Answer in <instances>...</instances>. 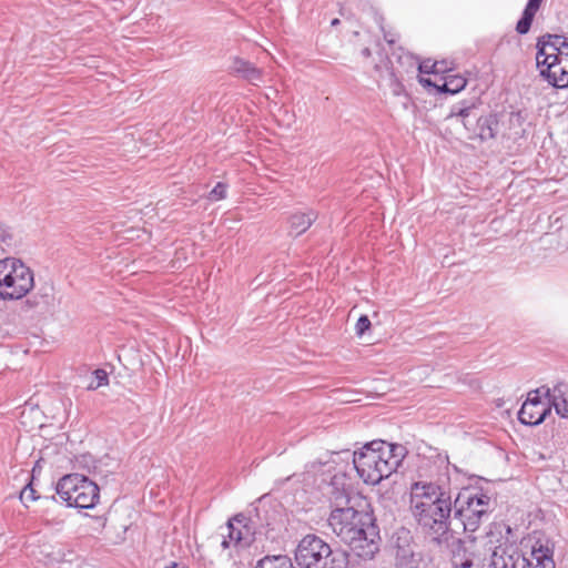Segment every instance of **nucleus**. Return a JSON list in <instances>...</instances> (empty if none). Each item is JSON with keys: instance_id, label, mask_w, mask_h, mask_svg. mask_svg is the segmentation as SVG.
<instances>
[{"instance_id": "obj_1", "label": "nucleus", "mask_w": 568, "mask_h": 568, "mask_svg": "<svg viewBox=\"0 0 568 568\" xmlns=\"http://www.w3.org/2000/svg\"><path fill=\"white\" fill-rule=\"evenodd\" d=\"M410 510L433 544L449 547L457 534L453 527L454 505L449 491L435 483L416 481L410 488Z\"/></svg>"}, {"instance_id": "obj_2", "label": "nucleus", "mask_w": 568, "mask_h": 568, "mask_svg": "<svg viewBox=\"0 0 568 568\" xmlns=\"http://www.w3.org/2000/svg\"><path fill=\"white\" fill-rule=\"evenodd\" d=\"M407 453L400 444L373 440L354 452L353 464L366 484L377 485L399 468Z\"/></svg>"}, {"instance_id": "obj_3", "label": "nucleus", "mask_w": 568, "mask_h": 568, "mask_svg": "<svg viewBox=\"0 0 568 568\" xmlns=\"http://www.w3.org/2000/svg\"><path fill=\"white\" fill-rule=\"evenodd\" d=\"M454 519L459 520L464 532H475L481 523L489 518L494 500L479 488L462 489L454 501Z\"/></svg>"}, {"instance_id": "obj_4", "label": "nucleus", "mask_w": 568, "mask_h": 568, "mask_svg": "<svg viewBox=\"0 0 568 568\" xmlns=\"http://www.w3.org/2000/svg\"><path fill=\"white\" fill-rule=\"evenodd\" d=\"M349 554L332 547L316 535H306L295 549L300 568H347Z\"/></svg>"}, {"instance_id": "obj_5", "label": "nucleus", "mask_w": 568, "mask_h": 568, "mask_svg": "<svg viewBox=\"0 0 568 568\" xmlns=\"http://www.w3.org/2000/svg\"><path fill=\"white\" fill-rule=\"evenodd\" d=\"M488 568H556L554 549L537 541L526 557L516 546L499 544L493 550Z\"/></svg>"}, {"instance_id": "obj_6", "label": "nucleus", "mask_w": 568, "mask_h": 568, "mask_svg": "<svg viewBox=\"0 0 568 568\" xmlns=\"http://www.w3.org/2000/svg\"><path fill=\"white\" fill-rule=\"evenodd\" d=\"M55 493L68 507L91 509L100 498L99 486L84 475H64L55 485Z\"/></svg>"}, {"instance_id": "obj_7", "label": "nucleus", "mask_w": 568, "mask_h": 568, "mask_svg": "<svg viewBox=\"0 0 568 568\" xmlns=\"http://www.w3.org/2000/svg\"><path fill=\"white\" fill-rule=\"evenodd\" d=\"M34 285L33 272L21 260L7 257L0 261V291L3 300H19Z\"/></svg>"}, {"instance_id": "obj_8", "label": "nucleus", "mask_w": 568, "mask_h": 568, "mask_svg": "<svg viewBox=\"0 0 568 568\" xmlns=\"http://www.w3.org/2000/svg\"><path fill=\"white\" fill-rule=\"evenodd\" d=\"M371 510H359L353 508L332 509L327 519L332 531L346 545L354 538V532L359 531V527L368 520Z\"/></svg>"}, {"instance_id": "obj_9", "label": "nucleus", "mask_w": 568, "mask_h": 568, "mask_svg": "<svg viewBox=\"0 0 568 568\" xmlns=\"http://www.w3.org/2000/svg\"><path fill=\"white\" fill-rule=\"evenodd\" d=\"M359 529L354 532V538L347 541L346 546L359 559L372 560L379 552L382 544L379 527L373 513Z\"/></svg>"}, {"instance_id": "obj_10", "label": "nucleus", "mask_w": 568, "mask_h": 568, "mask_svg": "<svg viewBox=\"0 0 568 568\" xmlns=\"http://www.w3.org/2000/svg\"><path fill=\"white\" fill-rule=\"evenodd\" d=\"M547 396H550V388L546 385L530 390L518 412L519 422L529 426L541 424L551 413V405L548 403Z\"/></svg>"}, {"instance_id": "obj_11", "label": "nucleus", "mask_w": 568, "mask_h": 568, "mask_svg": "<svg viewBox=\"0 0 568 568\" xmlns=\"http://www.w3.org/2000/svg\"><path fill=\"white\" fill-rule=\"evenodd\" d=\"M352 486L344 474H336L327 486V496L332 509L353 508L349 506L352 499Z\"/></svg>"}, {"instance_id": "obj_12", "label": "nucleus", "mask_w": 568, "mask_h": 568, "mask_svg": "<svg viewBox=\"0 0 568 568\" xmlns=\"http://www.w3.org/2000/svg\"><path fill=\"white\" fill-rule=\"evenodd\" d=\"M453 568H484L479 556L467 552L465 541L458 537L450 540Z\"/></svg>"}, {"instance_id": "obj_13", "label": "nucleus", "mask_w": 568, "mask_h": 568, "mask_svg": "<svg viewBox=\"0 0 568 568\" xmlns=\"http://www.w3.org/2000/svg\"><path fill=\"white\" fill-rule=\"evenodd\" d=\"M246 520H247V518L244 514H237L232 519H230L227 521L229 535H227V537H224V539L222 541L223 548H229L232 544L236 548H241V549H244L246 547V542H243V535H242L241 529H239L237 527L234 526V523H237L240 525L243 524V527L247 528Z\"/></svg>"}, {"instance_id": "obj_14", "label": "nucleus", "mask_w": 568, "mask_h": 568, "mask_svg": "<svg viewBox=\"0 0 568 568\" xmlns=\"http://www.w3.org/2000/svg\"><path fill=\"white\" fill-rule=\"evenodd\" d=\"M547 399L559 416L568 417V384L561 382L555 385Z\"/></svg>"}, {"instance_id": "obj_15", "label": "nucleus", "mask_w": 568, "mask_h": 568, "mask_svg": "<svg viewBox=\"0 0 568 568\" xmlns=\"http://www.w3.org/2000/svg\"><path fill=\"white\" fill-rule=\"evenodd\" d=\"M544 0H528L521 18L518 20L516 24V32L519 34H527L530 30L531 23L537 11L540 8V4Z\"/></svg>"}, {"instance_id": "obj_16", "label": "nucleus", "mask_w": 568, "mask_h": 568, "mask_svg": "<svg viewBox=\"0 0 568 568\" xmlns=\"http://www.w3.org/2000/svg\"><path fill=\"white\" fill-rule=\"evenodd\" d=\"M317 214L314 211L295 213L290 219L291 233L298 236L306 232L316 221Z\"/></svg>"}, {"instance_id": "obj_17", "label": "nucleus", "mask_w": 568, "mask_h": 568, "mask_svg": "<svg viewBox=\"0 0 568 568\" xmlns=\"http://www.w3.org/2000/svg\"><path fill=\"white\" fill-rule=\"evenodd\" d=\"M497 128L498 121L494 114L476 118V129L481 140L494 139L497 133Z\"/></svg>"}, {"instance_id": "obj_18", "label": "nucleus", "mask_w": 568, "mask_h": 568, "mask_svg": "<svg viewBox=\"0 0 568 568\" xmlns=\"http://www.w3.org/2000/svg\"><path fill=\"white\" fill-rule=\"evenodd\" d=\"M562 63H568V53H566V57H564V53L546 54V58L539 62L540 75L548 77L550 71L557 69Z\"/></svg>"}, {"instance_id": "obj_19", "label": "nucleus", "mask_w": 568, "mask_h": 568, "mask_svg": "<svg viewBox=\"0 0 568 568\" xmlns=\"http://www.w3.org/2000/svg\"><path fill=\"white\" fill-rule=\"evenodd\" d=\"M467 84V80L459 74H449L445 77V81L437 87L439 92L455 94L460 92Z\"/></svg>"}, {"instance_id": "obj_20", "label": "nucleus", "mask_w": 568, "mask_h": 568, "mask_svg": "<svg viewBox=\"0 0 568 568\" xmlns=\"http://www.w3.org/2000/svg\"><path fill=\"white\" fill-rule=\"evenodd\" d=\"M568 65L567 63L559 64L557 69H554L548 73V77H544L549 84L558 89L568 87Z\"/></svg>"}, {"instance_id": "obj_21", "label": "nucleus", "mask_w": 568, "mask_h": 568, "mask_svg": "<svg viewBox=\"0 0 568 568\" xmlns=\"http://www.w3.org/2000/svg\"><path fill=\"white\" fill-rule=\"evenodd\" d=\"M254 568H292V560L287 556H265Z\"/></svg>"}, {"instance_id": "obj_22", "label": "nucleus", "mask_w": 568, "mask_h": 568, "mask_svg": "<svg viewBox=\"0 0 568 568\" xmlns=\"http://www.w3.org/2000/svg\"><path fill=\"white\" fill-rule=\"evenodd\" d=\"M561 38H562V36L550 34V33L544 34L538 38L537 44H536V48H537L536 62H537L538 68H539V62L542 61L544 58H546V54H550V51L547 50L546 39L559 40Z\"/></svg>"}, {"instance_id": "obj_23", "label": "nucleus", "mask_w": 568, "mask_h": 568, "mask_svg": "<svg viewBox=\"0 0 568 568\" xmlns=\"http://www.w3.org/2000/svg\"><path fill=\"white\" fill-rule=\"evenodd\" d=\"M109 377L104 369H95L93 373V378L88 385V389L95 390L101 386L108 385Z\"/></svg>"}, {"instance_id": "obj_24", "label": "nucleus", "mask_w": 568, "mask_h": 568, "mask_svg": "<svg viewBox=\"0 0 568 568\" xmlns=\"http://www.w3.org/2000/svg\"><path fill=\"white\" fill-rule=\"evenodd\" d=\"M227 185L223 182H219L209 193L207 199L210 201H220L226 196Z\"/></svg>"}, {"instance_id": "obj_25", "label": "nucleus", "mask_w": 568, "mask_h": 568, "mask_svg": "<svg viewBox=\"0 0 568 568\" xmlns=\"http://www.w3.org/2000/svg\"><path fill=\"white\" fill-rule=\"evenodd\" d=\"M231 68L237 75L242 77L243 79H248V64L246 61L235 58Z\"/></svg>"}, {"instance_id": "obj_26", "label": "nucleus", "mask_w": 568, "mask_h": 568, "mask_svg": "<svg viewBox=\"0 0 568 568\" xmlns=\"http://www.w3.org/2000/svg\"><path fill=\"white\" fill-rule=\"evenodd\" d=\"M371 321L367 315H362L355 325L357 336H363L371 328Z\"/></svg>"}, {"instance_id": "obj_27", "label": "nucleus", "mask_w": 568, "mask_h": 568, "mask_svg": "<svg viewBox=\"0 0 568 568\" xmlns=\"http://www.w3.org/2000/svg\"><path fill=\"white\" fill-rule=\"evenodd\" d=\"M476 109L475 103H469L467 101H463V108H458V119H468L474 115V110Z\"/></svg>"}, {"instance_id": "obj_28", "label": "nucleus", "mask_w": 568, "mask_h": 568, "mask_svg": "<svg viewBox=\"0 0 568 568\" xmlns=\"http://www.w3.org/2000/svg\"><path fill=\"white\" fill-rule=\"evenodd\" d=\"M40 496L37 495V491L36 489H33V487L31 486V484L27 485L23 490L21 491L20 494V499L24 503V501H34L37 499H39Z\"/></svg>"}, {"instance_id": "obj_29", "label": "nucleus", "mask_w": 568, "mask_h": 568, "mask_svg": "<svg viewBox=\"0 0 568 568\" xmlns=\"http://www.w3.org/2000/svg\"><path fill=\"white\" fill-rule=\"evenodd\" d=\"M251 103L256 104L258 108H263L264 105H267L264 100L262 89H260V88L252 89L251 88Z\"/></svg>"}, {"instance_id": "obj_30", "label": "nucleus", "mask_w": 568, "mask_h": 568, "mask_svg": "<svg viewBox=\"0 0 568 568\" xmlns=\"http://www.w3.org/2000/svg\"><path fill=\"white\" fill-rule=\"evenodd\" d=\"M429 61H425L419 63L418 70L420 73H440L442 70L438 68V62H434L433 64L428 63Z\"/></svg>"}, {"instance_id": "obj_31", "label": "nucleus", "mask_w": 568, "mask_h": 568, "mask_svg": "<svg viewBox=\"0 0 568 568\" xmlns=\"http://www.w3.org/2000/svg\"><path fill=\"white\" fill-rule=\"evenodd\" d=\"M263 97L267 105L271 104V102H274L275 98L278 95V91L272 87H267L265 89H262Z\"/></svg>"}, {"instance_id": "obj_32", "label": "nucleus", "mask_w": 568, "mask_h": 568, "mask_svg": "<svg viewBox=\"0 0 568 568\" xmlns=\"http://www.w3.org/2000/svg\"><path fill=\"white\" fill-rule=\"evenodd\" d=\"M11 241H12V234L10 233V231L4 226H0V243L10 245Z\"/></svg>"}, {"instance_id": "obj_33", "label": "nucleus", "mask_w": 568, "mask_h": 568, "mask_svg": "<svg viewBox=\"0 0 568 568\" xmlns=\"http://www.w3.org/2000/svg\"><path fill=\"white\" fill-rule=\"evenodd\" d=\"M413 556V550L410 549L409 545L407 547L405 546H397L396 557L400 559H406L408 557Z\"/></svg>"}, {"instance_id": "obj_34", "label": "nucleus", "mask_w": 568, "mask_h": 568, "mask_svg": "<svg viewBox=\"0 0 568 568\" xmlns=\"http://www.w3.org/2000/svg\"><path fill=\"white\" fill-rule=\"evenodd\" d=\"M256 81H261V71L251 67V85L258 87Z\"/></svg>"}, {"instance_id": "obj_35", "label": "nucleus", "mask_w": 568, "mask_h": 568, "mask_svg": "<svg viewBox=\"0 0 568 568\" xmlns=\"http://www.w3.org/2000/svg\"><path fill=\"white\" fill-rule=\"evenodd\" d=\"M552 39H546L547 42V50L550 51V53H564L561 51V48L558 47L555 42L551 41Z\"/></svg>"}, {"instance_id": "obj_36", "label": "nucleus", "mask_w": 568, "mask_h": 568, "mask_svg": "<svg viewBox=\"0 0 568 568\" xmlns=\"http://www.w3.org/2000/svg\"><path fill=\"white\" fill-rule=\"evenodd\" d=\"M458 108H463V102H459L457 104H454L450 109V112L448 114V119L450 118H457L458 116Z\"/></svg>"}, {"instance_id": "obj_37", "label": "nucleus", "mask_w": 568, "mask_h": 568, "mask_svg": "<svg viewBox=\"0 0 568 568\" xmlns=\"http://www.w3.org/2000/svg\"><path fill=\"white\" fill-rule=\"evenodd\" d=\"M496 529H498V532L501 534V530L505 529L507 534H511V528L510 526H507V525H501V524H496L494 526Z\"/></svg>"}, {"instance_id": "obj_38", "label": "nucleus", "mask_w": 568, "mask_h": 568, "mask_svg": "<svg viewBox=\"0 0 568 568\" xmlns=\"http://www.w3.org/2000/svg\"><path fill=\"white\" fill-rule=\"evenodd\" d=\"M419 83H422L424 87H435L437 88L438 85H435L430 79L428 78H419Z\"/></svg>"}, {"instance_id": "obj_39", "label": "nucleus", "mask_w": 568, "mask_h": 568, "mask_svg": "<svg viewBox=\"0 0 568 568\" xmlns=\"http://www.w3.org/2000/svg\"><path fill=\"white\" fill-rule=\"evenodd\" d=\"M460 122L463 123V125L467 130H471L473 126H474L473 123L469 121V118L468 119H463V120H460Z\"/></svg>"}, {"instance_id": "obj_40", "label": "nucleus", "mask_w": 568, "mask_h": 568, "mask_svg": "<svg viewBox=\"0 0 568 568\" xmlns=\"http://www.w3.org/2000/svg\"><path fill=\"white\" fill-rule=\"evenodd\" d=\"M402 534L404 535V536H403V539H404V540H408L409 531H408V530L403 529ZM400 539H402V536H399V537H398V540H400Z\"/></svg>"}, {"instance_id": "obj_41", "label": "nucleus", "mask_w": 568, "mask_h": 568, "mask_svg": "<svg viewBox=\"0 0 568 568\" xmlns=\"http://www.w3.org/2000/svg\"><path fill=\"white\" fill-rule=\"evenodd\" d=\"M165 568H187L186 566H179L175 562H172L170 566H166Z\"/></svg>"}, {"instance_id": "obj_42", "label": "nucleus", "mask_w": 568, "mask_h": 568, "mask_svg": "<svg viewBox=\"0 0 568 568\" xmlns=\"http://www.w3.org/2000/svg\"><path fill=\"white\" fill-rule=\"evenodd\" d=\"M338 24H339V19H337V18H335V19H333V20L331 21V26H332V27H336V26H338Z\"/></svg>"}, {"instance_id": "obj_43", "label": "nucleus", "mask_w": 568, "mask_h": 568, "mask_svg": "<svg viewBox=\"0 0 568 568\" xmlns=\"http://www.w3.org/2000/svg\"><path fill=\"white\" fill-rule=\"evenodd\" d=\"M438 63H439L438 68L442 70V72H444L445 71V67H444L445 62L443 61V62H438Z\"/></svg>"}, {"instance_id": "obj_44", "label": "nucleus", "mask_w": 568, "mask_h": 568, "mask_svg": "<svg viewBox=\"0 0 568 568\" xmlns=\"http://www.w3.org/2000/svg\"><path fill=\"white\" fill-rule=\"evenodd\" d=\"M565 38L562 37L561 39L559 40H551L552 42H555L557 45H560V42H562Z\"/></svg>"}, {"instance_id": "obj_45", "label": "nucleus", "mask_w": 568, "mask_h": 568, "mask_svg": "<svg viewBox=\"0 0 568 568\" xmlns=\"http://www.w3.org/2000/svg\"><path fill=\"white\" fill-rule=\"evenodd\" d=\"M47 500H52V501H55V496H51V497H45Z\"/></svg>"}, {"instance_id": "obj_46", "label": "nucleus", "mask_w": 568, "mask_h": 568, "mask_svg": "<svg viewBox=\"0 0 568 568\" xmlns=\"http://www.w3.org/2000/svg\"><path fill=\"white\" fill-rule=\"evenodd\" d=\"M363 53L368 57L371 54L369 49L363 50Z\"/></svg>"}, {"instance_id": "obj_47", "label": "nucleus", "mask_w": 568, "mask_h": 568, "mask_svg": "<svg viewBox=\"0 0 568 568\" xmlns=\"http://www.w3.org/2000/svg\"><path fill=\"white\" fill-rule=\"evenodd\" d=\"M385 39H386V41H387V42H389V43H393V42H394L392 39H387V37H386V36H385Z\"/></svg>"}, {"instance_id": "obj_48", "label": "nucleus", "mask_w": 568, "mask_h": 568, "mask_svg": "<svg viewBox=\"0 0 568 568\" xmlns=\"http://www.w3.org/2000/svg\"><path fill=\"white\" fill-rule=\"evenodd\" d=\"M236 568H241V567L236 565Z\"/></svg>"}]
</instances>
